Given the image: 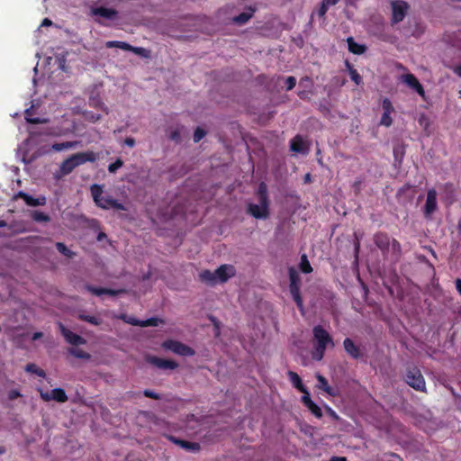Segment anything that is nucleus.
<instances>
[{
    "label": "nucleus",
    "mask_w": 461,
    "mask_h": 461,
    "mask_svg": "<svg viewBox=\"0 0 461 461\" xmlns=\"http://www.w3.org/2000/svg\"><path fill=\"white\" fill-rule=\"evenodd\" d=\"M165 437L172 443L181 447L185 450L192 453H197L200 451L201 447L197 442H190L185 439L178 438L173 435H165Z\"/></svg>",
    "instance_id": "ddd939ff"
},
{
    "label": "nucleus",
    "mask_w": 461,
    "mask_h": 461,
    "mask_svg": "<svg viewBox=\"0 0 461 461\" xmlns=\"http://www.w3.org/2000/svg\"><path fill=\"white\" fill-rule=\"evenodd\" d=\"M32 111L30 109H27L25 111V119L27 121V122L29 123H32V124H40V123H42L45 122V120H41L38 117H32Z\"/></svg>",
    "instance_id": "c9c22d12"
},
{
    "label": "nucleus",
    "mask_w": 461,
    "mask_h": 461,
    "mask_svg": "<svg viewBox=\"0 0 461 461\" xmlns=\"http://www.w3.org/2000/svg\"><path fill=\"white\" fill-rule=\"evenodd\" d=\"M59 329L62 336L64 337L65 340L73 346H79L84 345L86 343V340L81 337L80 335H77L68 329H67L61 322L59 323Z\"/></svg>",
    "instance_id": "f8f14e48"
},
{
    "label": "nucleus",
    "mask_w": 461,
    "mask_h": 461,
    "mask_svg": "<svg viewBox=\"0 0 461 461\" xmlns=\"http://www.w3.org/2000/svg\"><path fill=\"white\" fill-rule=\"evenodd\" d=\"M68 352L70 355L79 359L89 360L91 358V355L89 353L80 348H71L68 349Z\"/></svg>",
    "instance_id": "a878e982"
},
{
    "label": "nucleus",
    "mask_w": 461,
    "mask_h": 461,
    "mask_svg": "<svg viewBox=\"0 0 461 461\" xmlns=\"http://www.w3.org/2000/svg\"><path fill=\"white\" fill-rule=\"evenodd\" d=\"M105 47L108 49L118 48L122 50L131 51L137 55L147 57L148 50L141 47H134L125 41H109L105 42Z\"/></svg>",
    "instance_id": "9d476101"
},
{
    "label": "nucleus",
    "mask_w": 461,
    "mask_h": 461,
    "mask_svg": "<svg viewBox=\"0 0 461 461\" xmlns=\"http://www.w3.org/2000/svg\"><path fill=\"white\" fill-rule=\"evenodd\" d=\"M85 118L91 122H95L101 119V114L93 112H87L85 113Z\"/></svg>",
    "instance_id": "79ce46f5"
},
{
    "label": "nucleus",
    "mask_w": 461,
    "mask_h": 461,
    "mask_svg": "<svg viewBox=\"0 0 461 461\" xmlns=\"http://www.w3.org/2000/svg\"><path fill=\"white\" fill-rule=\"evenodd\" d=\"M303 395L302 397V402L304 403L305 406H308L310 403L312 402L311 397H310V393L308 392V390L306 389V387L304 388V391H301Z\"/></svg>",
    "instance_id": "de8ad7c7"
},
{
    "label": "nucleus",
    "mask_w": 461,
    "mask_h": 461,
    "mask_svg": "<svg viewBox=\"0 0 461 461\" xmlns=\"http://www.w3.org/2000/svg\"><path fill=\"white\" fill-rule=\"evenodd\" d=\"M307 407L312 411V413L317 418H321L322 416L321 408L313 402L310 403Z\"/></svg>",
    "instance_id": "ea45409f"
},
{
    "label": "nucleus",
    "mask_w": 461,
    "mask_h": 461,
    "mask_svg": "<svg viewBox=\"0 0 461 461\" xmlns=\"http://www.w3.org/2000/svg\"><path fill=\"white\" fill-rule=\"evenodd\" d=\"M149 362L156 367L163 370H174L178 366V364L171 359H165L158 357H152Z\"/></svg>",
    "instance_id": "f3484780"
},
{
    "label": "nucleus",
    "mask_w": 461,
    "mask_h": 461,
    "mask_svg": "<svg viewBox=\"0 0 461 461\" xmlns=\"http://www.w3.org/2000/svg\"><path fill=\"white\" fill-rule=\"evenodd\" d=\"M25 371L28 373L35 374L40 377H45V371L38 367L35 364L30 363L25 366Z\"/></svg>",
    "instance_id": "bb28decb"
},
{
    "label": "nucleus",
    "mask_w": 461,
    "mask_h": 461,
    "mask_svg": "<svg viewBox=\"0 0 461 461\" xmlns=\"http://www.w3.org/2000/svg\"><path fill=\"white\" fill-rule=\"evenodd\" d=\"M392 23H398L402 22L409 10V5L403 0H393L391 2Z\"/></svg>",
    "instance_id": "6e6552de"
},
{
    "label": "nucleus",
    "mask_w": 461,
    "mask_h": 461,
    "mask_svg": "<svg viewBox=\"0 0 461 461\" xmlns=\"http://www.w3.org/2000/svg\"><path fill=\"white\" fill-rule=\"evenodd\" d=\"M41 398L44 402H50L51 400L56 401L57 402H66L68 401V395L66 394V392L62 388H55L50 391V393L43 392L42 390H40Z\"/></svg>",
    "instance_id": "9b49d317"
},
{
    "label": "nucleus",
    "mask_w": 461,
    "mask_h": 461,
    "mask_svg": "<svg viewBox=\"0 0 461 461\" xmlns=\"http://www.w3.org/2000/svg\"><path fill=\"white\" fill-rule=\"evenodd\" d=\"M392 122L393 120L391 117V113H384L380 121V124L389 127L392 125Z\"/></svg>",
    "instance_id": "a19ab883"
},
{
    "label": "nucleus",
    "mask_w": 461,
    "mask_h": 461,
    "mask_svg": "<svg viewBox=\"0 0 461 461\" xmlns=\"http://www.w3.org/2000/svg\"><path fill=\"white\" fill-rule=\"evenodd\" d=\"M406 383L415 390L424 391L425 389V380L420 370L416 368L411 369L407 372Z\"/></svg>",
    "instance_id": "1a4fd4ad"
},
{
    "label": "nucleus",
    "mask_w": 461,
    "mask_h": 461,
    "mask_svg": "<svg viewBox=\"0 0 461 461\" xmlns=\"http://www.w3.org/2000/svg\"><path fill=\"white\" fill-rule=\"evenodd\" d=\"M78 319L95 326H98L101 323V321L98 318L91 315L79 314Z\"/></svg>",
    "instance_id": "72a5a7b5"
},
{
    "label": "nucleus",
    "mask_w": 461,
    "mask_h": 461,
    "mask_svg": "<svg viewBox=\"0 0 461 461\" xmlns=\"http://www.w3.org/2000/svg\"><path fill=\"white\" fill-rule=\"evenodd\" d=\"M383 109L384 113H392L393 112V104L389 99L385 98L383 101Z\"/></svg>",
    "instance_id": "49530a36"
},
{
    "label": "nucleus",
    "mask_w": 461,
    "mask_h": 461,
    "mask_svg": "<svg viewBox=\"0 0 461 461\" xmlns=\"http://www.w3.org/2000/svg\"><path fill=\"white\" fill-rule=\"evenodd\" d=\"M125 292L126 291L124 289H111L104 287V294H108L111 296H116Z\"/></svg>",
    "instance_id": "37998d69"
},
{
    "label": "nucleus",
    "mask_w": 461,
    "mask_h": 461,
    "mask_svg": "<svg viewBox=\"0 0 461 461\" xmlns=\"http://www.w3.org/2000/svg\"><path fill=\"white\" fill-rule=\"evenodd\" d=\"M162 348L176 355L188 357L194 355V350L189 346L174 339H167L162 343Z\"/></svg>",
    "instance_id": "39448f33"
},
{
    "label": "nucleus",
    "mask_w": 461,
    "mask_h": 461,
    "mask_svg": "<svg viewBox=\"0 0 461 461\" xmlns=\"http://www.w3.org/2000/svg\"><path fill=\"white\" fill-rule=\"evenodd\" d=\"M91 194L95 204L103 209H115L124 211L125 207L111 195L103 196V187L100 185L94 184L90 187Z\"/></svg>",
    "instance_id": "7ed1b4c3"
},
{
    "label": "nucleus",
    "mask_w": 461,
    "mask_h": 461,
    "mask_svg": "<svg viewBox=\"0 0 461 461\" xmlns=\"http://www.w3.org/2000/svg\"><path fill=\"white\" fill-rule=\"evenodd\" d=\"M375 242L376 246L382 250L389 249L390 248V239L386 235L377 234L375 237Z\"/></svg>",
    "instance_id": "aec40b11"
},
{
    "label": "nucleus",
    "mask_w": 461,
    "mask_h": 461,
    "mask_svg": "<svg viewBox=\"0 0 461 461\" xmlns=\"http://www.w3.org/2000/svg\"><path fill=\"white\" fill-rule=\"evenodd\" d=\"M47 203V199L44 195H41L39 197H32V195L28 194L26 196L25 203L29 206H43Z\"/></svg>",
    "instance_id": "412c9836"
},
{
    "label": "nucleus",
    "mask_w": 461,
    "mask_h": 461,
    "mask_svg": "<svg viewBox=\"0 0 461 461\" xmlns=\"http://www.w3.org/2000/svg\"><path fill=\"white\" fill-rule=\"evenodd\" d=\"M454 72L461 77V66H457L454 68Z\"/></svg>",
    "instance_id": "774afa93"
},
{
    "label": "nucleus",
    "mask_w": 461,
    "mask_h": 461,
    "mask_svg": "<svg viewBox=\"0 0 461 461\" xmlns=\"http://www.w3.org/2000/svg\"><path fill=\"white\" fill-rule=\"evenodd\" d=\"M258 200L269 201L267 196V186L265 183H260L258 190Z\"/></svg>",
    "instance_id": "2f4dec72"
},
{
    "label": "nucleus",
    "mask_w": 461,
    "mask_h": 461,
    "mask_svg": "<svg viewBox=\"0 0 461 461\" xmlns=\"http://www.w3.org/2000/svg\"><path fill=\"white\" fill-rule=\"evenodd\" d=\"M20 395L21 394H20V393L18 391H11L10 393H9V398L11 400H14V399L19 397Z\"/></svg>",
    "instance_id": "4d7b16f0"
},
{
    "label": "nucleus",
    "mask_w": 461,
    "mask_h": 461,
    "mask_svg": "<svg viewBox=\"0 0 461 461\" xmlns=\"http://www.w3.org/2000/svg\"><path fill=\"white\" fill-rule=\"evenodd\" d=\"M339 0H323L326 5L331 6L336 5Z\"/></svg>",
    "instance_id": "bf43d9fd"
},
{
    "label": "nucleus",
    "mask_w": 461,
    "mask_h": 461,
    "mask_svg": "<svg viewBox=\"0 0 461 461\" xmlns=\"http://www.w3.org/2000/svg\"><path fill=\"white\" fill-rule=\"evenodd\" d=\"M456 287L458 293L461 294V279H457L456 281Z\"/></svg>",
    "instance_id": "69168bd1"
},
{
    "label": "nucleus",
    "mask_w": 461,
    "mask_h": 461,
    "mask_svg": "<svg viewBox=\"0 0 461 461\" xmlns=\"http://www.w3.org/2000/svg\"><path fill=\"white\" fill-rule=\"evenodd\" d=\"M324 392L327 393L330 396H335L337 395V392L336 390H334L331 386L328 385L325 389H324Z\"/></svg>",
    "instance_id": "6e6d98bb"
},
{
    "label": "nucleus",
    "mask_w": 461,
    "mask_h": 461,
    "mask_svg": "<svg viewBox=\"0 0 461 461\" xmlns=\"http://www.w3.org/2000/svg\"><path fill=\"white\" fill-rule=\"evenodd\" d=\"M200 140H202V126H197L194 133V141L197 143Z\"/></svg>",
    "instance_id": "8fccbe9b"
},
{
    "label": "nucleus",
    "mask_w": 461,
    "mask_h": 461,
    "mask_svg": "<svg viewBox=\"0 0 461 461\" xmlns=\"http://www.w3.org/2000/svg\"><path fill=\"white\" fill-rule=\"evenodd\" d=\"M208 318L213 323V325H214V328H213L214 329V334H215L216 337H218L219 334H220V323H219V321H217L216 319L213 318L212 316H209Z\"/></svg>",
    "instance_id": "3c124183"
},
{
    "label": "nucleus",
    "mask_w": 461,
    "mask_h": 461,
    "mask_svg": "<svg viewBox=\"0 0 461 461\" xmlns=\"http://www.w3.org/2000/svg\"><path fill=\"white\" fill-rule=\"evenodd\" d=\"M312 331L316 345L312 356L314 360L321 361L323 358L325 350L329 348H333L334 343L329 332L321 326H315Z\"/></svg>",
    "instance_id": "f257e3e1"
},
{
    "label": "nucleus",
    "mask_w": 461,
    "mask_h": 461,
    "mask_svg": "<svg viewBox=\"0 0 461 461\" xmlns=\"http://www.w3.org/2000/svg\"><path fill=\"white\" fill-rule=\"evenodd\" d=\"M168 139L176 143H180L181 139V133L179 129L172 130L168 135Z\"/></svg>",
    "instance_id": "e433bc0d"
},
{
    "label": "nucleus",
    "mask_w": 461,
    "mask_h": 461,
    "mask_svg": "<svg viewBox=\"0 0 461 461\" xmlns=\"http://www.w3.org/2000/svg\"><path fill=\"white\" fill-rule=\"evenodd\" d=\"M104 238H106V234L104 232H99L98 235H97V240L101 241L103 240Z\"/></svg>",
    "instance_id": "338daca9"
},
{
    "label": "nucleus",
    "mask_w": 461,
    "mask_h": 461,
    "mask_svg": "<svg viewBox=\"0 0 461 461\" xmlns=\"http://www.w3.org/2000/svg\"><path fill=\"white\" fill-rule=\"evenodd\" d=\"M347 41L350 52L354 54H362L365 52L366 48L363 45L356 43L352 37L348 38Z\"/></svg>",
    "instance_id": "5701e85b"
},
{
    "label": "nucleus",
    "mask_w": 461,
    "mask_h": 461,
    "mask_svg": "<svg viewBox=\"0 0 461 461\" xmlns=\"http://www.w3.org/2000/svg\"><path fill=\"white\" fill-rule=\"evenodd\" d=\"M347 66L349 68V75H350L352 81H354L355 84L357 86L360 85L362 83L361 76L357 73V71L356 69L351 68L348 63H347Z\"/></svg>",
    "instance_id": "f704fd0d"
},
{
    "label": "nucleus",
    "mask_w": 461,
    "mask_h": 461,
    "mask_svg": "<svg viewBox=\"0 0 461 461\" xmlns=\"http://www.w3.org/2000/svg\"><path fill=\"white\" fill-rule=\"evenodd\" d=\"M51 24H52V22L50 19H48V18H45L42 21V23H41L42 26H49V25H51Z\"/></svg>",
    "instance_id": "e2e57ef3"
},
{
    "label": "nucleus",
    "mask_w": 461,
    "mask_h": 461,
    "mask_svg": "<svg viewBox=\"0 0 461 461\" xmlns=\"http://www.w3.org/2000/svg\"><path fill=\"white\" fill-rule=\"evenodd\" d=\"M285 84H286V90H292L295 84H296V79L294 77H288L286 79H285Z\"/></svg>",
    "instance_id": "09e8293b"
},
{
    "label": "nucleus",
    "mask_w": 461,
    "mask_h": 461,
    "mask_svg": "<svg viewBox=\"0 0 461 461\" xmlns=\"http://www.w3.org/2000/svg\"><path fill=\"white\" fill-rule=\"evenodd\" d=\"M56 249H58V251L66 256L67 258H73L75 256V253L73 251H71L64 243L62 242H57L56 243Z\"/></svg>",
    "instance_id": "c756f323"
},
{
    "label": "nucleus",
    "mask_w": 461,
    "mask_h": 461,
    "mask_svg": "<svg viewBox=\"0 0 461 461\" xmlns=\"http://www.w3.org/2000/svg\"><path fill=\"white\" fill-rule=\"evenodd\" d=\"M248 212L256 219H267L269 216V201L258 200V203L248 204Z\"/></svg>",
    "instance_id": "0eeeda50"
},
{
    "label": "nucleus",
    "mask_w": 461,
    "mask_h": 461,
    "mask_svg": "<svg viewBox=\"0 0 461 461\" xmlns=\"http://www.w3.org/2000/svg\"><path fill=\"white\" fill-rule=\"evenodd\" d=\"M91 13L95 16H100L110 21H113L118 16L117 10L113 8H107L104 6L95 7L91 10Z\"/></svg>",
    "instance_id": "dca6fc26"
},
{
    "label": "nucleus",
    "mask_w": 461,
    "mask_h": 461,
    "mask_svg": "<svg viewBox=\"0 0 461 461\" xmlns=\"http://www.w3.org/2000/svg\"><path fill=\"white\" fill-rule=\"evenodd\" d=\"M143 395L145 397H148V398H150V399H154V400H160L161 399V396L160 394H158V393L152 391V390H149V389H145L143 391Z\"/></svg>",
    "instance_id": "a18cd8bd"
},
{
    "label": "nucleus",
    "mask_w": 461,
    "mask_h": 461,
    "mask_svg": "<svg viewBox=\"0 0 461 461\" xmlns=\"http://www.w3.org/2000/svg\"><path fill=\"white\" fill-rule=\"evenodd\" d=\"M289 278H290V293L296 303L297 306L302 310L303 309V300L300 295V276L298 272L291 267L289 269Z\"/></svg>",
    "instance_id": "423d86ee"
},
{
    "label": "nucleus",
    "mask_w": 461,
    "mask_h": 461,
    "mask_svg": "<svg viewBox=\"0 0 461 461\" xmlns=\"http://www.w3.org/2000/svg\"><path fill=\"white\" fill-rule=\"evenodd\" d=\"M291 150L296 153L305 154L308 152V147L301 136H295L291 140Z\"/></svg>",
    "instance_id": "a211bd4d"
},
{
    "label": "nucleus",
    "mask_w": 461,
    "mask_h": 461,
    "mask_svg": "<svg viewBox=\"0 0 461 461\" xmlns=\"http://www.w3.org/2000/svg\"><path fill=\"white\" fill-rule=\"evenodd\" d=\"M86 289L93 294L96 296H101L104 294V287H97L94 285H87Z\"/></svg>",
    "instance_id": "c03bdc74"
},
{
    "label": "nucleus",
    "mask_w": 461,
    "mask_h": 461,
    "mask_svg": "<svg viewBox=\"0 0 461 461\" xmlns=\"http://www.w3.org/2000/svg\"><path fill=\"white\" fill-rule=\"evenodd\" d=\"M118 319L123 321L125 323L133 325V326H141V321L136 319L133 316H129L126 313H121L118 317Z\"/></svg>",
    "instance_id": "cd10ccee"
},
{
    "label": "nucleus",
    "mask_w": 461,
    "mask_h": 461,
    "mask_svg": "<svg viewBox=\"0 0 461 461\" xmlns=\"http://www.w3.org/2000/svg\"><path fill=\"white\" fill-rule=\"evenodd\" d=\"M31 217L36 222H49L50 221V215L41 211H32Z\"/></svg>",
    "instance_id": "b1692460"
},
{
    "label": "nucleus",
    "mask_w": 461,
    "mask_h": 461,
    "mask_svg": "<svg viewBox=\"0 0 461 461\" xmlns=\"http://www.w3.org/2000/svg\"><path fill=\"white\" fill-rule=\"evenodd\" d=\"M390 246L393 252H395L396 254L400 252L401 245L397 240H393L392 242L390 243Z\"/></svg>",
    "instance_id": "603ef678"
},
{
    "label": "nucleus",
    "mask_w": 461,
    "mask_h": 461,
    "mask_svg": "<svg viewBox=\"0 0 461 461\" xmlns=\"http://www.w3.org/2000/svg\"><path fill=\"white\" fill-rule=\"evenodd\" d=\"M329 461H348L344 456H332Z\"/></svg>",
    "instance_id": "13d9d810"
},
{
    "label": "nucleus",
    "mask_w": 461,
    "mask_h": 461,
    "mask_svg": "<svg viewBox=\"0 0 461 461\" xmlns=\"http://www.w3.org/2000/svg\"><path fill=\"white\" fill-rule=\"evenodd\" d=\"M304 183H311L312 182V176L310 173H307L305 176H304Z\"/></svg>",
    "instance_id": "0e129e2a"
},
{
    "label": "nucleus",
    "mask_w": 461,
    "mask_h": 461,
    "mask_svg": "<svg viewBox=\"0 0 461 461\" xmlns=\"http://www.w3.org/2000/svg\"><path fill=\"white\" fill-rule=\"evenodd\" d=\"M438 208L437 192L435 189H429L427 193V199L424 205V214L429 217Z\"/></svg>",
    "instance_id": "4468645a"
},
{
    "label": "nucleus",
    "mask_w": 461,
    "mask_h": 461,
    "mask_svg": "<svg viewBox=\"0 0 461 461\" xmlns=\"http://www.w3.org/2000/svg\"><path fill=\"white\" fill-rule=\"evenodd\" d=\"M164 321L158 317H151L145 321H141V326L140 327H157L159 324H163Z\"/></svg>",
    "instance_id": "c85d7f7f"
},
{
    "label": "nucleus",
    "mask_w": 461,
    "mask_h": 461,
    "mask_svg": "<svg viewBox=\"0 0 461 461\" xmlns=\"http://www.w3.org/2000/svg\"><path fill=\"white\" fill-rule=\"evenodd\" d=\"M316 379L318 381L317 388L324 391V389L329 385L328 380L320 374H316Z\"/></svg>",
    "instance_id": "4c0bfd02"
},
{
    "label": "nucleus",
    "mask_w": 461,
    "mask_h": 461,
    "mask_svg": "<svg viewBox=\"0 0 461 461\" xmlns=\"http://www.w3.org/2000/svg\"><path fill=\"white\" fill-rule=\"evenodd\" d=\"M124 144L130 148H133L135 146V140L132 137H127L124 140Z\"/></svg>",
    "instance_id": "864d4df0"
},
{
    "label": "nucleus",
    "mask_w": 461,
    "mask_h": 461,
    "mask_svg": "<svg viewBox=\"0 0 461 461\" xmlns=\"http://www.w3.org/2000/svg\"><path fill=\"white\" fill-rule=\"evenodd\" d=\"M77 141H65V142H59V143H54L52 145V149L54 151H62L65 149H72L77 146Z\"/></svg>",
    "instance_id": "393cba45"
},
{
    "label": "nucleus",
    "mask_w": 461,
    "mask_h": 461,
    "mask_svg": "<svg viewBox=\"0 0 461 461\" xmlns=\"http://www.w3.org/2000/svg\"><path fill=\"white\" fill-rule=\"evenodd\" d=\"M300 268L303 273L306 274L311 273L312 271V267H311L306 255H303L301 257Z\"/></svg>",
    "instance_id": "7c9ffc66"
},
{
    "label": "nucleus",
    "mask_w": 461,
    "mask_h": 461,
    "mask_svg": "<svg viewBox=\"0 0 461 461\" xmlns=\"http://www.w3.org/2000/svg\"><path fill=\"white\" fill-rule=\"evenodd\" d=\"M343 346L346 352L353 358H358L360 357L359 348L354 344L352 339L348 338L345 339Z\"/></svg>",
    "instance_id": "6ab92c4d"
},
{
    "label": "nucleus",
    "mask_w": 461,
    "mask_h": 461,
    "mask_svg": "<svg viewBox=\"0 0 461 461\" xmlns=\"http://www.w3.org/2000/svg\"><path fill=\"white\" fill-rule=\"evenodd\" d=\"M252 17L251 13H242L233 18V21L238 24L246 23Z\"/></svg>",
    "instance_id": "473e14b6"
},
{
    "label": "nucleus",
    "mask_w": 461,
    "mask_h": 461,
    "mask_svg": "<svg viewBox=\"0 0 461 461\" xmlns=\"http://www.w3.org/2000/svg\"><path fill=\"white\" fill-rule=\"evenodd\" d=\"M235 275V268L231 265H222L214 272L203 270V281L211 285L225 283L229 278Z\"/></svg>",
    "instance_id": "20e7f679"
},
{
    "label": "nucleus",
    "mask_w": 461,
    "mask_h": 461,
    "mask_svg": "<svg viewBox=\"0 0 461 461\" xmlns=\"http://www.w3.org/2000/svg\"><path fill=\"white\" fill-rule=\"evenodd\" d=\"M401 81L404 84H406L409 87L415 90L420 96L424 97L425 92L419 82V80L415 77L412 74H405L401 76Z\"/></svg>",
    "instance_id": "2eb2a0df"
},
{
    "label": "nucleus",
    "mask_w": 461,
    "mask_h": 461,
    "mask_svg": "<svg viewBox=\"0 0 461 461\" xmlns=\"http://www.w3.org/2000/svg\"><path fill=\"white\" fill-rule=\"evenodd\" d=\"M97 155L93 151L78 152L66 158L60 165L59 170L63 176L70 174L77 167L86 162H95Z\"/></svg>",
    "instance_id": "f03ea898"
},
{
    "label": "nucleus",
    "mask_w": 461,
    "mask_h": 461,
    "mask_svg": "<svg viewBox=\"0 0 461 461\" xmlns=\"http://www.w3.org/2000/svg\"><path fill=\"white\" fill-rule=\"evenodd\" d=\"M123 165V161L121 158H117L113 163L108 166V171L110 173H115Z\"/></svg>",
    "instance_id": "58836bf2"
},
{
    "label": "nucleus",
    "mask_w": 461,
    "mask_h": 461,
    "mask_svg": "<svg viewBox=\"0 0 461 461\" xmlns=\"http://www.w3.org/2000/svg\"><path fill=\"white\" fill-rule=\"evenodd\" d=\"M287 375L296 389L299 391H304L305 386L303 384L300 376L295 372L288 371Z\"/></svg>",
    "instance_id": "4be33fe9"
},
{
    "label": "nucleus",
    "mask_w": 461,
    "mask_h": 461,
    "mask_svg": "<svg viewBox=\"0 0 461 461\" xmlns=\"http://www.w3.org/2000/svg\"><path fill=\"white\" fill-rule=\"evenodd\" d=\"M329 7H330L329 5H326V4L324 2H322V5L319 10L320 16H324L326 14Z\"/></svg>",
    "instance_id": "5fc2aeb1"
},
{
    "label": "nucleus",
    "mask_w": 461,
    "mask_h": 461,
    "mask_svg": "<svg viewBox=\"0 0 461 461\" xmlns=\"http://www.w3.org/2000/svg\"><path fill=\"white\" fill-rule=\"evenodd\" d=\"M329 413L333 419L339 420L338 414L332 409L329 408Z\"/></svg>",
    "instance_id": "680f3d73"
},
{
    "label": "nucleus",
    "mask_w": 461,
    "mask_h": 461,
    "mask_svg": "<svg viewBox=\"0 0 461 461\" xmlns=\"http://www.w3.org/2000/svg\"><path fill=\"white\" fill-rule=\"evenodd\" d=\"M26 196H28V194L23 192V191H20L17 194H16V197H20V198H23L24 200V202L26 201Z\"/></svg>",
    "instance_id": "052dcab7"
}]
</instances>
